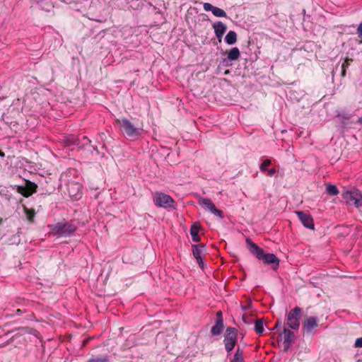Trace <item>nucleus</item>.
I'll list each match as a JSON object with an SVG mask.
<instances>
[{"label":"nucleus","instance_id":"nucleus-17","mask_svg":"<svg viewBox=\"0 0 362 362\" xmlns=\"http://www.w3.org/2000/svg\"><path fill=\"white\" fill-rule=\"evenodd\" d=\"M212 27L214 30L215 35L218 39L219 42L227 30V26L221 21H216L213 23Z\"/></svg>","mask_w":362,"mask_h":362},{"label":"nucleus","instance_id":"nucleus-8","mask_svg":"<svg viewBox=\"0 0 362 362\" xmlns=\"http://www.w3.org/2000/svg\"><path fill=\"white\" fill-rule=\"evenodd\" d=\"M16 191L25 197L31 196L37 192V185L31 181L25 180L23 185H16Z\"/></svg>","mask_w":362,"mask_h":362},{"label":"nucleus","instance_id":"nucleus-11","mask_svg":"<svg viewBox=\"0 0 362 362\" xmlns=\"http://www.w3.org/2000/svg\"><path fill=\"white\" fill-rule=\"evenodd\" d=\"M192 254L194 257L197 259V262L201 269H204V262L202 255L205 252L206 245L199 244L192 245Z\"/></svg>","mask_w":362,"mask_h":362},{"label":"nucleus","instance_id":"nucleus-35","mask_svg":"<svg viewBox=\"0 0 362 362\" xmlns=\"http://www.w3.org/2000/svg\"><path fill=\"white\" fill-rule=\"evenodd\" d=\"M25 313V310H23V309H17V310H16V312H15L14 315H18V316H20V315H23V313Z\"/></svg>","mask_w":362,"mask_h":362},{"label":"nucleus","instance_id":"nucleus-29","mask_svg":"<svg viewBox=\"0 0 362 362\" xmlns=\"http://www.w3.org/2000/svg\"><path fill=\"white\" fill-rule=\"evenodd\" d=\"M216 216L223 218V213L221 210L217 209L216 206L213 208V209L210 211Z\"/></svg>","mask_w":362,"mask_h":362},{"label":"nucleus","instance_id":"nucleus-43","mask_svg":"<svg viewBox=\"0 0 362 362\" xmlns=\"http://www.w3.org/2000/svg\"><path fill=\"white\" fill-rule=\"evenodd\" d=\"M358 122L362 123V117H358Z\"/></svg>","mask_w":362,"mask_h":362},{"label":"nucleus","instance_id":"nucleus-10","mask_svg":"<svg viewBox=\"0 0 362 362\" xmlns=\"http://www.w3.org/2000/svg\"><path fill=\"white\" fill-rule=\"evenodd\" d=\"M296 214L304 227L311 230L315 229L314 221L310 214L303 211H297Z\"/></svg>","mask_w":362,"mask_h":362},{"label":"nucleus","instance_id":"nucleus-45","mask_svg":"<svg viewBox=\"0 0 362 362\" xmlns=\"http://www.w3.org/2000/svg\"><path fill=\"white\" fill-rule=\"evenodd\" d=\"M356 362H361L360 359H357Z\"/></svg>","mask_w":362,"mask_h":362},{"label":"nucleus","instance_id":"nucleus-12","mask_svg":"<svg viewBox=\"0 0 362 362\" xmlns=\"http://www.w3.org/2000/svg\"><path fill=\"white\" fill-rule=\"evenodd\" d=\"M318 327V318L317 317H309L303 323V331L306 334H313L314 329Z\"/></svg>","mask_w":362,"mask_h":362},{"label":"nucleus","instance_id":"nucleus-33","mask_svg":"<svg viewBox=\"0 0 362 362\" xmlns=\"http://www.w3.org/2000/svg\"><path fill=\"white\" fill-rule=\"evenodd\" d=\"M355 346L359 348L362 347V337H359L356 340Z\"/></svg>","mask_w":362,"mask_h":362},{"label":"nucleus","instance_id":"nucleus-24","mask_svg":"<svg viewBox=\"0 0 362 362\" xmlns=\"http://www.w3.org/2000/svg\"><path fill=\"white\" fill-rule=\"evenodd\" d=\"M326 192L330 196H335L339 194V190L336 185L328 184L326 187Z\"/></svg>","mask_w":362,"mask_h":362},{"label":"nucleus","instance_id":"nucleus-20","mask_svg":"<svg viewBox=\"0 0 362 362\" xmlns=\"http://www.w3.org/2000/svg\"><path fill=\"white\" fill-rule=\"evenodd\" d=\"M199 203L202 207L208 209L209 211L216 206L212 201L209 198H202L199 199Z\"/></svg>","mask_w":362,"mask_h":362},{"label":"nucleus","instance_id":"nucleus-34","mask_svg":"<svg viewBox=\"0 0 362 362\" xmlns=\"http://www.w3.org/2000/svg\"><path fill=\"white\" fill-rule=\"evenodd\" d=\"M267 171L268 172L267 175L269 177H272L273 175H274L276 172L275 168H271L270 170Z\"/></svg>","mask_w":362,"mask_h":362},{"label":"nucleus","instance_id":"nucleus-41","mask_svg":"<svg viewBox=\"0 0 362 362\" xmlns=\"http://www.w3.org/2000/svg\"><path fill=\"white\" fill-rule=\"evenodd\" d=\"M28 327H19V328H18V329H23V330H25V332L28 331Z\"/></svg>","mask_w":362,"mask_h":362},{"label":"nucleus","instance_id":"nucleus-13","mask_svg":"<svg viewBox=\"0 0 362 362\" xmlns=\"http://www.w3.org/2000/svg\"><path fill=\"white\" fill-rule=\"evenodd\" d=\"M216 324L211 329V333L213 336L220 335L224 328L223 313L221 310L216 312Z\"/></svg>","mask_w":362,"mask_h":362},{"label":"nucleus","instance_id":"nucleus-4","mask_svg":"<svg viewBox=\"0 0 362 362\" xmlns=\"http://www.w3.org/2000/svg\"><path fill=\"white\" fill-rule=\"evenodd\" d=\"M116 122L119 125L121 131L129 138L136 139L141 135V130L134 125L127 118L123 117L117 119Z\"/></svg>","mask_w":362,"mask_h":362},{"label":"nucleus","instance_id":"nucleus-2","mask_svg":"<svg viewBox=\"0 0 362 362\" xmlns=\"http://www.w3.org/2000/svg\"><path fill=\"white\" fill-rule=\"evenodd\" d=\"M50 229V234L57 237H70L75 233L78 227L72 221L57 222L54 224L49 225Z\"/></svg>","mask_w":362,"mask_h":362},{"label":"nucleus","instance_id":"nucleus-39","mask_svg":"<svg viewBox=\"0 0 362 362\" xmlns=\"http://www.w3.org/2000/svg\"><path fill=\"white\" fill-rule=\"evenodd\" d=\"M33 217H34V213H33L32 214H28V219L30 221H33Z\"/></svg>","mask_w":362,"mask_h":362},{"label":"nucleus","instance_id":"nucleus-23","mask_svg":"<svg viewBox=\"0 0 362 362\" xmlns=\"http://www.w3.org/2000/svg\"><path fill=\"white\" fill-rule=\"evenodd\" d=\"M255 331L257 334H262L264 332V322L262 319H258L255 323Z\"/></svg>","mask_w":362,"mask_h":362},{"label":"nucleus","instance_id":"nucleus-3","mask_svg":"<svg viewBox=\"0 0 362 362\" xmlns=\"http://www.w3.org/2000/svg\"><path fill=\"white\" fill-rule=\"evenodd\" d=\"M153 202L155 206L159 208L175 209L177 207L173 198L161 192H156L153 194Z\"/></svg>","mask_w":362,"mask_h":362},{"label":"nucleus","instance_id":"nucleus-22","mask_svg":"<svg viewBox=\"0 0 362 362\" xmlns=\"http://www.w3.org/2000/svg\"><path fill=\"white\" fill-rule=\"evenodd\" d=\"M230 362H245L243 358V351L240 347H238Z\"/></svg>","mask_w":362,"mask_h":362},{"label":"nucleus","instance_id":"nucleus-5","mask_svg":"<svg viewBox=\"0 0 362 362\" xmlns=\"http://www.w3.org/2000/svg\"><path fill=\"white\" fill-rule=\"evenodd\" d=\"M238 331L236 328L228 327L224 334L223 344L226 351L229 354L235 348L238 341Z\"/></svg>","mask_w":362,"mask_h":362},{"label":"nucleus","instance_id":"nucleus-38","mask_svg":"<svg viewBox=\"0 0 362 362\" xmlns=\"http://www.w3.org/2000/svg\"><path fill=\"white\" fill-rule=\"evenodd\" d=\"M91 147L93 148V151L95 152V153L97 155H99L100 154V152L98 149V147L97 146H91Z\"/></svg>","mask_w":362,"mask_h":362},{"label":"nucleus","instance_id":"nucleus-37","mask_svg":"<svg viewBox=\"0 0 362 362\" xmlns=\"http://www.w3.org/2000/svg\"><path fill=\"white\" fill-rule=\"evenodd\" d=\"M281 325H282L281 320H278L277 322H276V325H275V326H274L273 329L280 327Z\"/></svg>","mask_w":362,"mask_h":362},{"label":"nucleus","instance_id":"nucleus-1","mask_svg":"<svg viewBox=\"0 0 362 362\" xmlns=\"http://www.w3.org/2000/svg\"><path fill=\"white\" fill-rule=\"evenodd\" d=\"M247 246L250 252L257 259L262 261L264 264L270 265L271 268L276 271L279 267L280 260L273 253H265L264 250L253 243L250 238L246 240Z\"/></svg>","mask_w":362,"mask_h":362},{"label":"nucleus","instance_id":"nucleus-6","mask_svg":"<svg viewBox=\"0 0 362 362\" xmlns=\"http://www.w3.org/2000/svg\"><path fill=\"white\" fill-rule=\"evenodd\" d=\"M302 309L296 306L287 315V325L292 329L296 330L300 327V320L302 316Z\"/></svg>","mask_w":362,"mask_h":362},{"label":"nucleus","instance_id":"nucleus-30","mask_svg":"<svg viewBox=\"0 0 362 362\" xmlns=\"http://www.w3.org/2000/svg\"><path fill=\"white\" fill-rule=\"evenodd\" d=\"M82 141H83L82 144L80 143V146H81L80 148H83L84 146H86L87 145H90L91 143V141L86 136H83L82 137Z\"/></svg>","mask_w":362,"mask_h":362},{"label":"nucleus","instance_id":"nucleus-9","mask_svg":"<svg viewBox=\"0 0 362 362\" xmlns=\"http://www.w3.org/2000/svg\"><path fill=\"white\" fill-rule=\"evenodd\" d=\"M284 334V351L286 352L290 349L291 346L295 341V334L291 330L284 327L283 332L279 333L278 337V341L282 339V334Z\"/></svg>","mask_w":362,"mask_h":362},{"label":"nucleus","instance_id":"nucleus-21","mask_svg":"<svg viewBox=\"0 0 362 362\" xmlns=\"http://www.w3.org/2000/svg\"><path fill=\"white\" fill-rule=\"evenodd\" d=\"M237 41V34L233 30H230L225 37V42L229 45H233Z\"/></svg>","mask_w":362,"mask_h":362},{"label":"nucleus","instance_id":"nucleus-14","mask_svg":"<svg viewBox=\"0 0 362 362\" xmlns=\"http://www.w3.org/2000/svg\"><path fill=\"white\" fill-rule=\"evenodd\" d=\"M67 190L70 197L74 199H79L81 195V185L75 182L68 184Z\"/></svg>","mask_w":362,"mask_h":362},{"label":"nucleus","instance_id":"nucleus-36","mask_svg":"<svg viewBox=\"0 0 362 362\" xmlns=\"http://www.w3.org/2000/svg\"><path fill=\"white\" fill-rule=\"evenodd\" d=\"M2 120H4L6 124H11L12 122L8 121V117H6V115L4 114H3L2 115Z\"/></svg>","mask_w":362,"mask_h":362},{"label":"nucleus","instance_id":"nucleus-46","mask_svg":"<svg viewBox=\"0 0 362 362\" xmlns=\"http://www.w3.org/2000/svg\"><path fill=\"white\" fill-rule=\"evenodd\" d=\"M1 222H2V220H1V219H0V225L1 224Z\"/></svg>","mask_w":362,"mask_h":362},{"label":"nucleus","instance_id":"nucleus-7","mask_svg":"<svg viewBox=\"0 0 362 362\" xmlns=\"http://www.w3.org/2000/svg\"><path fill=\"white\" fill-rule=\"evenodd\" d=\"M343 199L349 205L359 208L362 206V194L358 189L346 191L342 194Z\"/></svg>","mask_w":362,"mask_h":362},{"label":"nucleus","instance_id":"nucleus-42","mask_svg":"<svg viewBox=\"0 0 362 362\" xmlns=\"http://www.w3.org/2000/svg\"><path fill=\"white\" fill-rule=\"evenodd\" d=\"M0 156L1 157H4L5 156V153L2 151H1V150H0Z\"/></svg>","mask_w":362,"mask_h":362},{"label":"nucleus","instance_id":"nucleus-16","mask_svg":"<svg viewBox=\"0 0 362 362\" xmlns=\"http://www.w3.org/2000/svg\"><path fill=\"white\" fill-rule=\"evenodd\" d=\"M206 11H211L216 17L223 18L227 17L226 11L218 7L214 6L210 3H204L203 5Z\"/></svg>","mask_w":362,"mask_h":362},{"label":"nucleus","instance_id":"nucleus-27","mask_svg":"<svg viewBox=\"0 0 362 362\" xmlns=\"http://www.w3.org/2000/svg\"><path fill=\"white\" fill-rule=\"evenodd\" d=\"M272 164V161L269 159H266L259 165V170L262 173H265L267 170V167Z\"/></svg>","mask_w":362,"mask_h":362},{"label":"nucleus","instance_id":"nucleus-31","mask_svg":"<svg viewBox=\"0 0 362 362\" xmlns=\"http://www.w3.org/2000/svg\"><path fill=\"white\" fill-rule=\"evenodd\" d=\"M191 236H192V239L194 242L195 243H198L201 240V238L200 236L199 235V233H190Z\"/></svg>","mask_w":362,"mask_h":362},{"label":"nucleus","instance_id":"nucleus-18","mask_svg":"<svg viewBox=\"0 0 362 362\" xmlns=\"http://www.w3.org/2000/svg\"><path fill=\"white\" fill-rule=\"evenodd\" d=\"M62 143L66 146H76L78 148H81L80 143L81 141H80L79 138L74 135V134H69L67 136H65L62 139Z\"/></svg>","mask_w":362,"mask_h":362},{"label":"nucleus","instance_id":"nucleus-25","mask_svg":"<svg viewBox=\"0 0 362 362\" xmlns=\"http://www.w3.org/2000/svg\"><path fill=\"white\" fill-rule=\"evenodd\" d=\"M109 357L107 355L103 356H92L88 361V362H108Z\"/></svg>","mask_w":362,"mask_h":362},{"label":"nucleus","instance_id":"nucleus-44","mask_svg":"<svg viewBox=\"0 0 362 362\" xmlns=\"http://www.w3.org/2000/svg\"><path fill=\"white\" fill-rule=\"evenodd\" d=\"M243 321H244V322H245V323H248V322L246 321L245 317H243Z\"/></svg>","mask_w":362,"mask_h":362},{"label":"nucleus","instance_id":"nucleus-15","mask_svg":"<svg viewBox=\"0 0 362 362\" xmlns=\"http://www.w3.org/2000/svg\"><path fill=\"white\" fill-rule=\"evenodd\" d=\"M240 57V50L238 47H233L228 54V57L222 60V65L224 66H231L230 61L237 60Z\"/></svg>","mask_w":362,"mask_h":362},{"label":"nucleus","instance_id":"nucleus-32","mask_svg":"<svg viewBox=\"0 0 362 362\" xmlns=\"http://www.w3.org/2000/svg\"><path fill=\"white\" fill-rule=\"evenodd\" d=\"M357 33L359 37H362V22H361L358 25Z\"/></svg>","mask_w":362,"mask_h":362},{"label":"nucleus","instance_id":"nucleus-40","mask_svg":"<svg viewBox=\"0 0 362 362\" xmlns=\"http://www.w3.org/2000/svg\"><path fill=\"white\" fill-rule=\"evenodd\" d=\"M338 66H339V65H337V67H336L335 70H334V69H333V70H332V76H334L335 72L337 71V69H338Z\"/></svg>","mask_w":362,"mask_h":362},{"label":"nucleus","instance_id":"nucleus-19","mask_svg":"<svg viewBox=\"0 0 362 362\" xmlns=\"http://www.w3.org/2000/svg\"><path fill=\"white\" fill-rule=\"evenodd\" d=\"M336 117L339 119V122L344 126L349 125L351 122V115L346 113H338Z\"/></svg>","mask_w":362,"mask_h":362},{"label":"nucleus","instance_id":"nucleus-28","mask_svg":"<svg viewBox=\"0 0 362 362\" xmlns=\"http://www.w3.org/2000/svg\"><path fill=\"white\" fill-rule=\"evenodd\" d=\"M201 228V224L199 222H194L191 226L190 233H199Z\"/></svg>","mask_w":362,"mask_h":362},{"label":"nucleus","instance_id":"nucleus-26","mask_svg":"<svg viewBox=\"0 0 362 362\" xmlns=\"http://www.w3.org/2000/svg\"><path fill=\"white\" fill-rule=\"evenodd\" d=\"M353 62V59H346L341 64V67H340V72H341V76L342 77H344L346 76V69L348 68L349 65V62Z\"/></svg>","mask_w":362,"mask_h":362}]
</instances>
